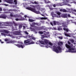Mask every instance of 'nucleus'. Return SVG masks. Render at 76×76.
I'll return each instance as SVG.
<instances>
[{
  "label": "nucleus",
  "mask_w": 76,
  "mask_h": 76,
  "mask_svg": "<svg viewBox=\"0 0 76 76\" xmlns=\"http://www.w3.org/2000/svg\"><path fill=\"white\" fill-rule=\"evenodd\" d=\"M73 12H76V10H73Z\"/></svg>",
  "instance_id": "52"
},
{
  "label": "nucleus",
  "mask_w": 76,
  "mask_h": 76,
  "mask_svg": "<svg viewBox=\"0 0 76 76\" xmlns=\"http://www.w3.org/2000/svg\"><path fill=\"white\" fill-rule=\"evenodd\" d=\"M40 46L42 47L43 46V45H40Z\"/></svg>",
  "instance_id": "59"
},
{
  "label": "nucleus",
  "mask_w": 76,
  "mask_h": 76,
  "mask_svg": "<svg viewBox=\"0 0 76 76\" xmlns=\"http://www.w3.org/2000/svg\"><path fill=\"white\" fill-rule=\"evenodd\" d=\"M10 43V42L9 41L7 42V44H9Z\"/></svg>",
  "instance_id": "44"
},
{
  "label": "nucleus",
  "mask_w": 76,
  "mask_h": 76,
  "mask_svg": "<svg viewBox=\"0 0 76 76\" xmlns=\"http://www.w3.org/2000/svg\"><path fill=\"white\" fill-rule=\"evenodd\" d=\"M14 4L15 5L17 4V3H18V1L16 0H14Z\"/></svg>",
  "instance_id": "25"
},
{
  "label": "nucleus",
  "mask_w": 76,
  "mask_h": 76,
  "mask_svg": "<svg viewBox=\"0 0 76 76\" xmlns=\"http://www.w3.org/2000/svg\"><path fill=\"white\" fill-rule=\"evenodd\" d=\"M64 35L66 36V37H71L72 35H75L73 34H70V33H66V32L64 33Z\"/></svg>",
  "instance_id": "12"
},
{
  "label": "nucleus",
  "mask_w": 76,
  "mask_h": 76,
  "mask_svg": "<svg viewBox=\"0 0 76 76\" xmlns=\"http://www.w3.org/2000/svg\"><path fill=\"white\" fill-rule=\"evenodd\" d=\"M36 19H47V18H37Z\"/></svg>",
  "instance_id": "20"
},
{
  "label": "nucleus",
  "mask_w": 76,
  "mask_h": 76,
  "mask_svg": "<svg viewBox=\"0 0 76 76\" xmlns=\"http://www.w3.org/2000/svg\"><path fill=\"white\" fill-rule=\"evenodd\" d=\"M12 38H15V36H12Z\"/></svg>",
  "instance_id": "55"
},
{
  "label": "nucleus",
  "mask_w": 76,
  "mask_h": 76,
  "mask_svg": "<svg viewBox=\"0 0 76 76\" xmlns=\"http://www.w3.org/2000/svg\"><path fill=\"white\" fill-rule=\"evenodd\" d=\"M54 24V25H56V22L55 21H53V22H50V24L51 25H52V26H53V24Z\"/></svg>",
  "instance_id": "19"
},
{
  "label": "nucleus",
  "mask_w": 76,
  "mask_h": 76,
  "mask_svg": "<svg viewBox=\"0 0 76 76\" xmlns=\"http://www.w3.org/2000/svg\"><path fill=\"white\" fill-rule=\"evenodd\" d=\"M65 46L67 48H68V50H67L65 51V53H76V50H75V48L74 47L73 45L72 44L70 45L67 44H65Z\"/></svg>",
  "instance_id": "1"
},
{
  "label": "nucleus",
  "mask_w": 76,
  "mask_h": 76,
  "mask_svg": "<svg viewBox=\"0 0 76 76\" xmlns=\"http://www.w3.org/2000/svg\"><path fill=\"white\" fill-rule=\"evenodd\" d=\"M10 16H11V17H12L13 16V14H10Z\"/></svg>",
  "instance_id": "50"
},
{
  "label": "nucleus",
  "mask_w": 76,
  "mask_h": 76,
  "mask_svg": "<svg viewBox=\"0 0 76 76\" xmlns=\"http://www.w3.org/2000/svg\"><path fill=\"white\" fill-rule=\"evenodd\" d=\"M44 26H42L40 28H37L36 27L35 29H37V30H41L42 29H44Z\"/></svg>",
  "instance_id": "15"
},
{
  "label": "nucleus",
  "mask_w": 76,
  "mask_h": 76,
  "mask_svg": "<svg viewBox=\"0 0 76 76\" xmlns=\"http://www.w3.org/2000/svg\"><path fill=\"white\" fill-rule=\"evenodd\" d=\"M16 38L17 39H20V36H18V37H16Z\"/></svg>",
  "instance_id": "33"
},
{
  "label": "nucleus",
  "mask_w": 76,
  "mask_h": 76,
  "mask_svg": "<svg viewBox=\"0 0 76 76\" xmlns=\"http://www.w3.org/2000/svg\"><path fill=\"white\" fill-rule=\"evenodd\" d=\"M1 34H2V35L4 36L5 37H6V34H5L3 33H1Z\"/></svg>",
  "instance_id": "41"
},
{
  "label": "nucleus",
  "mask_w": 76,
  "mask_h": 76,
  "mask_svg": "<svg viewBox=\"0 0 76 76\" xmlns=\"http://www.w3.org/2000/svg\"><path fill=\"white\" fill-rule=\"evenodd\" d=\"M68 18H70V14H68Z\"/></svg>",
  "instance_id": "47"
},
{
  "label": "nucleus",
  "mask_w": 76,
  "mask_h": 76,
  "mask_svg": "<svg viewBox=\"0 0 76 76\" xmlns=\"http://www.w3.org/2000/svg\"><path fill=\"white\" fill-rule=\"evenodd\" d=\"M51 15H52V16L53 17V15H54V12H52L51 13Z\"/></svg>",
  "instance_id": "43"
},
{
  "label": "nucleus",
  "mask_w": 76,
  "mask_h": 76,
  "mask_svg": "<svg viewBox=\"0 0 76 76\" xmlns=\"http://www.w3.org/2000/svg\"><path fill=\"white\" fill-rule=\"evenodd\" d=\"M15 42H16V41H11V43H15Z\"/></svg>",
  "instance_id": "45"
},
{
  "label": "nucleus",
  "mask_w": 76,
  "mask_h": 76,
  "mask_svg": "<svg viewBox=\"0 0 76 76\" xmlns=\"http://www.w3.org/2000/svg\"><path fill=\"white\" fill-rule=\"evenodd\" d=\"M61 16L62 18H67V14H62Z\"/></svg>",
  "instance_id": "13"
},
{
  "label": "nucleus",
  "mask_w": 76,
  "mask_h": 76,
  "mask_svg": "<svg viewBox=\"0 0 76 76\" xmlns=\"http://www.w3.org/2000/svg\"><path fill=\"white\" fill-rule=\"evenodd\" d=\"M45 3H50V1H48V2H47L46 1V0H45Z\"/></svg>",
  "instance_id": "40"
},
{
  "label": "nucleus",
  "mask_w": 76,
  "mask_h": 76,
  "mask_svg": "<svg viewBox=\"0 0 76 76\" xmlns=\"http://www.w3.org/2000/svg\"><path fill=\"white\" fill-rule=\"evenodd\" d=\"M24 32L27 35H28L29 34V33L28 32H27L26 31H24Z\"/></svg>",
  "instance_id": "39"
},
{
  "label": "nucleus",
  "mask_w": 76,
  "mask_h": 76,
  "mask_svg": "<svg viewBox=\"0 0 76 76\" xmlns=\"http://www.w3.org/2000/svg\"><path fill=\"white\" fill-rule=\"evenodd\" d=\"M24 19H16L15 20L16 21H20V20H24Z\"/></svg>",
  "instance_id": "30"
},
{
  "label": "nucleus",
  "mask_w": 76,
  "mask_h": 76,
  "mask_svg": "<svg viewBox=\"0 0 76 76\" xmlns=\"http://www.w3.org/2000/svg\"><path fill=\"white\" fill-rule=\"evenodd\" d=\"M14 23L15 26H18V24H16V23Z\"/></svg>",
  "instance_id": "42"
},
{
  "label": "nucleus",
  "mask_w": 76,
  "mask_h": 76,
  "mask_svg": "<svg viewBox=\"0 0 76 76\" xmlns=\"http://www.w3.org/2000/svg\"><path fill=\"white\" fill-rule=\"evenodd\" d=\"M31 41L30 39L24 40V43L25 45H30L31 44H35V42H30Z\"/></svg>",
  "instance_id": "6"
},
{
  "label": "nucleus",
  "mask_w": 76,
  "mask_h": 76,
  "mask_svg": "<svg viewBox=\"0 0 76 76\" xmlns=\"http://www.w3.org/2000/svg\"><path fill=\"white\" fill-rule=\"evenodd\" d=\"M24 17H25V19H26V18H28V17L26 15H25L24 16Z\"/></svg>",
  "instance_id": "48"
},
{
  "label": "nucleus",
  "mask_w": 76,
  "mask_h": 76,
  "mask_svg": "<svg viewBox=\"0 0 76 76\" xmlns=\"http://www.w3.org/2000/svg\"><path fill=\"white\" fill-rule=\"evenodd\" d=\"M64 31H66V32H68L69 31V28H64Z\"/></svg>",
  "instance_id": "21"
},
{
  "label": "nucleus",
  "mask_w": 76,
  "mask_h": 76,
  "mask_svg": "<svg viewBox=\"0 0 76 76\" xmlns=\"http://www.w3.org/2000/svg\"><path fill=\"white\" fill-rule=\"evenodd\" d=\"M8 36H10V34H8Z\"/></svg>",
  "instance_id": "61"
},
{
  "label": "nucleus",
  "mask_w": 76,
  "mask_h": 76,
  "mask_svg": "<svg viewBox=\"0 0 76 76\" xmlns=\"http://www.w3.org/2000/svg\"><path fill=\"white\" fill-rule=\"evenodd\" d=\"M53 50L56 52V53H59L62 51L61 48L60 47H56L55 46H53Z\"/></svg>",
  "instance_id": "3"
},
{
  "label": "nucleus",
  "mask_w": 76,
  "mask_h": 76,
  "mask_svg": "<svg viewBox=\"0 0 76 76\" xmlns=\"http://www.w3.org/2000/svg\"><path fill=\"white\" fill-rule=\"evenodd\" d=\"M69 41L72 42H74V40L73 39H69Z\"/></svg>",
  "instance_id": "31"
},
{
  "label": "nucleus",
  "mask_w": 76,
  "mask_h": 76,
  "mask_svg": "<svg viewBox=\"0 0 76 76\" xmlns=\"http://www.w3.org/2000/svg\"><path fill=\"white\" fill-rule=\"evenodd\" d=\"M55 13H56V14L57 15H61V13L58 12V11H56Z\"/></svg>",
  "instance_id": "22"
},
{
  "label": "nucleus",
  "mask_w": 76,
  "mask_h": 76,
  "mask_svg": "<svg viewBox=\"0 0 76 76\" xmlns=\"http://www.w3.org/2000/svg\"><path fill=\"white\" fill-rule=\"evenodd\" d=\"M53 7H56V4H54L53 5Z\"/></svg>",
  "instance_id": "51"
},
{
  "label": "nucleus",
  "mask_w": 76,
  "mask_h": 76,
  "mask_svg": "<svg viewBox=\"0 0 76 76\" xmlns=\"http://www.w3.org/2000/svg\"><path fill=\"white\" fill-rule=\"evenodd\" d=\"M50 10H53V8H50Z\"/></svg>",
  "instance_id": "58"
},
{
  "label": "nucleus",
  "mask_w": 76,
  "mask_h": 76,
  "mask_svg": "<svg viewBox=\"0 0 76 76\" xmlns=\"http://www.w3.org/2000/svg\"><path fill=\"white\" fill-rule=\"evenodd\" d=\"M1 43L2 44H3V43H4V42H1Z\"/></svg>",
  "instance_id": "60"
},
{
  "label": "nucleus",
  "mask_w": 76,
  "mask_h": 76,
  "mask_svg": "<svg viewBox=\"0 0 76 76\" xmlns=\"http://www.w3.org/2000/svg\"><path fill=\"white\" fill-rule=\"evenodd\" d=\"M18 43H21L22 44L21 45H19V44H17V45H15L16 46H17L18 47V48H23L24 47H25V45H23V44H22V42H18Z\"/></svg>",
  "instance_id": "9"
},
{
  "label": "nucleus",
  "mask_w": 76,
  "mask_h": 76,
  "mask_svg": "<svg viewBox=\"0 0 76 76\" xmlns=\"http://www.w3.org/2000/svg\"><path fill=\"white\" fill-rule=\"evenodd\" d=\"M2 5H4V6H9V4H2Z\"/></svg>",
  "instance_id": "38"
},
{
  "label": "nucleus",
  "mask_w": 76,
  "mask_h": 76,
  "mask_svg": "<svg viewBox=\"0 0 76 76\" xmlns=\"http://www.w3.org/2000/svg\"><path fill=\"white\" fill-rule=\"evenodd\" d=\"M58 46L61 47V46L63 45V42H60L58 43Z\"/></svg>",
  "instance_id": "17"
},
{
  "label": "nucleus",
  "mask_w": 76,
  "mask_h": 76,
  "mask_svg": "<svg viewBox=\"0 0 76 76\" xmlns=\"http://www.w3.org/2000/svg\"><path fill=\"white\" fill-rule=\"evenodd\" d=\"M2 11V8H0V11L1 12ZM1 13V12H0V13Z\"/></svg>",
  "instance_id": "46"
},
{
  "label": "nucleus",
  "mask_w": 76,
  "mask_h": 76,
  "mask_svg": "<svg viewBox=\"0 0 76 76\" xmlns=\"http://www.w3.org/2000/svg\"><path fill=\"white\" fill-rule=\"evenodd\" d=\"M19 29H21V28H22V25H20L19 26Z\"/></svg>",
  "instance_id": "32"
},
{
  "label": "nucleus",
  "mask_w": 76,
  "mask_h": 76,
  "mask_svg": "<svg viewBox=\"0 0 76 76\" xmlns=\"http://www.w3.org/2000/svg\"><path fill=\"white\" fill-rule=\"evenodd\" d=\"M72 18L73 19H74V18H75V17H72Z\"/></svg>",
  "instance_id": "64"
},
{
  "label": "nucleus",
  "mask_w": 76,
  "mask_h": 76,
  "mask_svg": "<svg viewBox=\"0 0 76 76\" xmlns=\"http://www.w3.org/2000/svg\"><path fill=\"white\" fill-rule=\"evenodd\" d=\"M25 29V26H23V29Z\"/></svg>",
  "instance_id": "53"
},
{
  "label": "nucleus",
  "mask_w": 76,
  "mask_h": 76,
  "mask_svg": "<svg viewBox=\"0 0 76 76\" xmlns=\"http://www.w3.org/2000/svg\"><path fill=\"white\" fill-rule=\"evenodd\" d=\"M58 31H60V30H62V28H60V27H58Z\"/></svg>",
  "instance_id": "36"
},
{
  "label": "nucleus",
  "mask_w": 76,
  "mask_h": 76,
  "mask_svg": "<svg viewBox=\"0 0 76 76\" xmlns=\"http://www.w3.org/2000/svg\"><path fill=\"white\" fill-rule=\"evenodd\" d=\"M21 32H22V31H14L13 32V34L15 35H23L22 34H21Z\"/></svg>",
  "instance_id": "10"
},
{
  "label": "nucleus",
  "mask_w": 76,
  "mask_h": 76,
  "mask_svg": "<svg viewBox=\"0 0 76 76\" xmlns=\"http://www.w3.org/2000/svg\"><path fill=\"white\" fill-rule=\"evenodd\" d=\"M36 43L37 44H40V41H37V42Z\"/></svg>",
  "instance_id": "34"
},
{
  "label": "nucleus",
  "mask_w": 76,
  "mask_h": 76,
  "mask_svg": "<svg viewBox=\"0 0 76 76\" xmlns=\"http://www.w3.org/2000/svg\"><path fill=\"white\" fill-rule=\"evenodd\" d=\"M5 41H7V39H5Z\"/></svg>",
  "instance_id": "56"
},
{
  "label": "nucleus",
  "mask_w": 76,
  "mask_h": 76,
  "mask_svg": "<svg viewBox=\"0 0 76 76\" xmlns=\"http://www.w3.org/2000/svg\"><path fill=\"white\" fill-rule=\"evenodd\" d=\"M32 4H38V3L37 2V1H34V2H32Z\"/></svg>",
  "instance_id": "29"
},
{
  "label": "nucleus",
  "mask_w": 76,
  "mask_h": 76,
  "mask_svg": "<svg viewBox=\"0 0 76 76\" xmlns=\"http://www.w3.org/2000/svg\"><path fill=\"white\" fill-rule=\"evenodd\" d=\"M26 9L28 10L31 11V12H33L37 13V14H39V13H40L38 11H37L36 10V9H35V8L32 7H26Z\"/></svg>",
  "instance_id": "5"
},
{
  "label": "nucleus",
  "mask_w": 76,
  "mask_h": 76,
  "mask_svg": "<svg viewBox=\"0 0 76 76\" xmlns=\"http://www.w3.org/2000/svg\"><path fill=\"white\" fill-rule=\"evenodd\" d=\"M10 11H14V10H10Z\"/></svg>",
  "instance_id": "54"
},
{
  "label": "nucleus",
  "mask_w": 76,
  "mask_h": 76,
  "mask_svg": "<svg viewBox=\"0 0 76 76\" xmlns=\"http://www.w3.org/2000/svg\"><path fill=\"white\" fill-rule=\"evenodd\" d=\"M4 31L5 33H6V34H10V32L6 30H4Z\"/></svg>",
  "instance_id": "23"
},
{
  "label": "nucleus",
  "mask_w": 76,
  "mask_h": 76,
  "mask_svg": "<svg viewBox=\"0 0 76 76\" xmlns=\"http://www.w3.org/2000/svg\"><path fill=\"white\" fill-rule=\"evenodd\" d=\"M44 42L45 44V47L47 48L50 47L49 45H50L51 46H52V45H53V44L52 43H51V42H49V41L48 40L46 39H44Z\"/></svg>",
  "instance_id": "4"
},
{
  "label": "nucleus",
  "mask_w": 76,
  "mask_h": 76,
  "mask_svg": "<svg viewBox=\"0 0 76 76\" xmlns=\"http://www.w3.org/2000/svg\"><path fill=\"white\" fill-rule=\"evenodd\" d=\"M28 21H29V22H34V21H35V20H34L32 19H29Z\"/></svg>",
  "instance_id": "28"
},
{
  "label": "nucleus",
  "mask_w": 76,
  "mask_h": 76,
  "mask_svg": "<svg viewBox=\"0 0 76 76\" xmlns=\"http://www.w3.org/2000/svg\"><path fill=\"white\" fill-rule=\"evenodd\" d=\"M34 25H38V26L40 25V24H39L37 23H33L32 25L31 24V26L32 27H34Z\"/></svg>",
  "instance_id": "16"
},
{
  "label": "nucleus",
  "mask_w": 76,
  "mask_h": 76,
  "mask_svg": "<svg viewBox=\"0 0 76 76\" xmlns=\"http://www.w3.org/2000/svg\"><path fill=\"white\" fill-rule=\"evenodd\" d=\"M25 38H31L32 37V36H30V35H28L26 37H24Z\"/></svg>",
  "instance_id": "27"
},
{
  "label": "nucleus",
  "mask_w": 76,
  "mask_h": 76,
  "mask_svg": "<svg viewBox=\"0 0 76 76\" xmlns=\"http://www.w3.org/2000/svg\"><path fill=\"white\" fill-rule=\"evenodd\" d=\"M55 36H56V35H57V34H55Z\"/></svg>",
  "instance_id": "63"
},
{
  "label": "nucleus",
  "mask_w": 76,
  "mask_h": 76,
  "mask_svg": "<svg viewBox=\"0 0 76 76\" xmlns=\"http://www.w3.org/2000/svg\"><path fill=\"white\" fill-rule=\"evenodd\" d=\"M0 18H2V19H6V15L4 14H3L0 15Z\"/></svg>",
  "instance_id": "14"
},
{
  "label": "nucleus",
  "mask_w": 76,
  "mask_h": 76,
  "mask_svg": "<svg viewBox=\"0 0 76 76\" xmlns=\"http://www.w3.org/2000/svg\"><path fill=\"white\" fill-rule=\"evenodd\" d=\"M43 30H45V31H47V28L45 27L44 26V28Z\"/></svg>",
  "instance_id": "37"
},
{
  "label": "nucleus",
  "mask_w": 76,
  "mask_h": 76,
  "mask_svg": "<svg viewBox=\"0 0 76 76\" xmlns=\"http://www.w3.org/2000/svg\"><path fill=\"white\" fill-rule=\"evenodd\" d=\"M31 39H33V40H35V39H36V38L34 37H31Z\"/></svg>",
  "instance_id": "35"
},
{
  "label": "nucleus",
  "mask_w": 76,
  "mask_h": 76,
  "mask_svg": "<svg viewBox=\"0 0 76 76\" xmlns=\"http://www.w3.org/2000/svg\"><path fill=\"white\" fill-rule=\"evenodd\" d=\"M11 23L10 22L0 23V26H11Z\"/></svg>",
  "instance_id": "7"
},
{
  "label": "nucleus",
  "mask_w": 76,
  "mask_h": 76,
  "mask_svg": "<svg viewBox=\"0 0 76 76\" xmlns=\"http://www.w3.org/2000/svg\"><path fill=\"white\" fill-rule=\"evenodd\" d=\"M44 32H45V33H44V35H41L42 36L41 39H42L44 38H48V37H50V34H49V32H45V31H39V34H42Z\"/></svg>",
  "instance_id": "2"
},
{
  "label": "nucleus",
  "mask_w": 76,
  "mask_h": 76,
  "mask_svg": "<svg viewBox=\"0 0 76 76\" xmlns=\"http://www.w3.org/2000/svg\"><path fill=\"white\" fill-rule=\"evenodd\" d=\"M60 12H67V10L64 9H61L60 10Z\"/></svg>",
  "instance_id": "18"
},
{
  "label": "nucleus",
  "mask_w": 76,
  "mask_h": 76,
  "mask_svg": "<svg viewBox=\"0 0 76 76\" xmlns=\"http://www.w3.org/2000/svg\"><path fill=\"white\" fill-rule=\"evenodd\" d=\"M57 37L59 39H63V37L62 36H58Z\"/></svg>",
  "instance_id": "26"
},
{
  "label": "nucleus",
  "mask_w": 76,
  "mask_h": 76,
  "mask_svg": "<svg viewBox=\"0 0 76 76\" xmlns=\"http://www.w3.org/2000/svg\"><path fill=\"white\" fill-rule=\"evenodd\" d=\"M72 37H73V38H76V37L72 36Z\"/></svg>",
  "instance_id": "57"
},
{
  "label": "nucleus",
  "mask_w": 76,
  "mask_h": 76,
  "mask_svg": "<svg viewBox=\"0 0 76 76\" xmlns=\"http://www.w3.org/2000/svg\"><path fill=\"white\" fill-rule=\"evenodd\" d=\"M70 23H74L72 22V20L70 21V20H67V21L66 23H63L64 25H63V26H64L65 28L67 27V26L66 25H67L68 24H69Z\"/></svg>",
  "instance_id": "8"
},
{
  "label": "nucleus",
  "mask_w": 76,
  "mask_h": 76,
  "mask_svg": "<svg viewBox=\"0 0 76 76\" xmlns=\"http://www.w3.org/2000/svg\"><path fill=\"white\" fill-rule=\"evenodd\" d=\"M4 1L7 2L8 3H10V4H13V0H4Z\"/></svg>",
  "instance_id": "11"
},
{
  "label": "nucleus",
  "mask_w": 76,
  "mask_h": 76,
  "mask_svg": "<svg viewBox=\"0 0 76 76\" xmlns=\"http://www.w3.org/2000/svg\"><path fill=\"white\" fill-rule=\"evenodd\" d=\"M0 3H1V0H0Z\"/></svg>",
  "instance_id": "62"
},
{
  "label": "nucleus",
  "mask_w": 76,
  "mask_h": 76,
  "mask_svg": "<svg viewBox=\"0 0 76 76\" xmlns=\"http://www.w3.org/2000/svg\"><path fill=\"white\" fill-rule=\"evenodd\" d=\"M68 44H69V45H70V44H71L70 42L69 41H68Z\"/></svg>",
  "instance_id": "49"
},
{
  "label": "nucleus",
  "mask_w": 76,
  "mask_h": 76,
  "mask_svg": "<svg viewBox=\"0 0 76 76\" xmlns=\"http://www.w3.org/2000/svg\"><path fill=\"white\" fill-rule=\"evenodd\" d=\"M40 43L41 44H43V45H45V43H44V42L43 41H40Z\"/></svg>",
  "instance_id": "24"
}]
</instances>
